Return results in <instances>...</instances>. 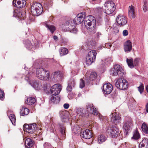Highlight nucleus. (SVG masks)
I'll use <instances>...</instances> for the list:
<instances>
[{
    "instance_id": "1",
    "label": "nucleus",
    "mask_w": 148,
    "mask_h": 148,
    "mask_svg": "<svg viewBox=\"0 0 148 148\" xmlns=\"http://www.w3.org/2000/svg\"><path fill=\"white\" fill-rule=\"evenodd\" d=\"M86 13L84 12H82L79 14L72 20V22L76 25L81 24L84 21L85 25L87 29L91 31L96 28V21L95 18L92 15H89L86 17Z\"/></svg>"
},
{
    "instance_id": "2",
    "label": "nucleus",
    "mask_w": 148,
    "mask_h": 148,
    "mask_svg": "<svg viewBox=\"0 0 148 148\" xmlns=\"http://www.w3.org/2000/svg\"><path fill=\"white\" fill-rule=\"evenodd\" d=\"M36 75L39 79L47 81L50 77L49 72L43 68H38L36 69Z\"/></svg>"
},
{
    "instance_id": "3",
    "label": "nucleus",
    "mask_w": 148,
    "mask_h": 148,
    "mask_svg": "<svg viewBox=\"0 0 148 148\" xmlns=\"http://www.w3.org/2000/svg\"><path fill=\"white\" fill-rule=\"evenodd\" d=\"M31 12L34 16H38L42 13L43 9L42 5L37 2L34 3L31 7Z\"/></svg>"
},
{
    "instance_id": "4",
    "label": "nucleus",
    "mask_w": 148,
    "mask_h": 148,
    "mask_svg": "<svg viewBox=\"0 0 148 148\" xmlns=\"http://www.w3.org/2000/svg\"><path fill=\"white\" fill-rule=\"evenodd\" d=\"M110 73L112 76H118L119 77H123L124 74L121 67L119 65L115 64L110 70Z\"/></svg>"
},
{
    "instance_id": "5",
    "label": "nucleus",
    "mask_w": 148,
    "mask_h": 148,
    "mask_svg": "<svg viewBox=\"0 0 148 148\" xmlns=\"http://www.w3.org/2000/svg\"><path fill=\"white\" fill-rule=\"evenodd\" d=\"M103 9L104 12L108 14L112 13L115 10V5L114 3L110 1L106 2L104 4Z\"/></svg>"
},
{
    "instance_id": "6",
    "label": "nucleus",
    "mask_w": 148,
    "mask_h": 148,
    "mask_svg": "<svg viewBox=\"0 0 148 148\" xmlns=\"http://www.w3.org/2000/svg\"><path fill=\"white\" fill-rule=\"evenodd\" d=\"M128 85L127 81L122 78L118 79L115 83V86L118 88L123 90H125L128 88Z\"/></svg>"
},
{
    "instance_id": "7",
    "label": "nucleus",
    "mask_w": 148,
    "mask_h": 148,
    "mask_svg": "<svg viewBox=\"0 0 148 148\" xmlns=\"http://www.w3.org/2000/svg\"><path fill=\"white\" fill-rule=\"evenodd\" d=\"M120 133L119 128L114 125H112L110 128H108L106 131V133L112 138L117 137Z\"/></svg>"
},
{
    "instance_id": "8",
    "label": "nucleus",
    "mask_w": 148,
    "mask_h": 148,
    "mask_svg": "<svg viewBox=\"0 0 148 148\" xmlns=\"http://www.w3.org/2000/svg\"><path fill=\"white\" fill-rule=\"evenodd\" d=\"M37 127V125L35 123L29 125L25 124L23 126V129L24 131L33 134L36 131Z\"/></svg>"
},
{
    "instance_id": "9",
    "label": "nucleus",
    "mask_w": 148,
    "mask_h": 148,
    "mask_svg": "<svg viewBox=\"0 0 148 148\" xmlns=\"http://www.w3.org/2000/svg\"><path fill=\"white\" fill-rule=\"evenodd\" d=\"M75 25H76L72 22V20H70L67 22L65 25V28H68V30L70 32L76 34L78 31L75 27Z\"/></svg>"
},
{
    "instance_id": "10",
    "label": "nucleus",
    "mask_w": 148,
    "mask_h": 148,
    "mask_svg": "<svg viewBox=\"0 0 148 148\" xmlns=\"http://www.w3.org/2000/svg\"><path fill=\"white\" fill-rule=\"evenodd\" d=\"M62 89V86L59 84H56L53 85L50 89V92L52 95L56 96L60 92Z\"/></svg>"
},
{
    "instance_id": "11",
    "label": "nucleus",
    "mask_w": 148,
    "mask_h": 148,
    "mask_svg": "<svg viewBox=\"0 0 148 148\" xmlns=\"http://www.w3.org/2000/svg\"><path fill=\"white\" fill-rule=\"evenodd\" d=\"M132 126V120L131 118L128 117L123 126V128L125 130L126 134H128V131L131 129Z\"/></svg>"
},
{
    "instance_id": "12",
    "label": "nucleus",
    "mask_w": 148,
    "mask_h": 148,
    "mask_svg": "<svg viewBox=\"0 0 148 148\" xmlns=\"http://www.w3.org/2000/svg\"><path fill=\"white\" fill-rule=\"evenodd\" d=\"M111 121L112 123L117 125L121 121V117L119 113L115 112L114 113H112L110 115Z\"/></svg>"
},
{
    "instance_id": "13",
    "label": "nucleus",
    "mask_w": 148,
    "mask_h": 148,
    "mask_svg": "<svg viewBox=\"0 0 148 148\" xmlns=\"http://www.w3.org/2000/svg\"><path fill=\"white\" fill-rule=\"evenodd\" d=\"M86 109L88 112L91 113L95 115H97L99 114L97 109L95 108L92 104H87L86 106Z\"/></svg>"
},
{
    "instance_id": "14",
    "label": "nucleus",
    "mask_w": 148,
    "mask_h": 148,
    "mask_svg": "<svg viewBox=\"0 0 148 148\" xmlns=\"http://www.w3.org/2000/svg\"><path fill=\"white\" fill-rule=\"evenodd\" d=\"M116 19L117 23L120 26H123L127 23V18L123 15H119Z\"/></svg>"
},
{
    "instance_id": "15",
    "label": "nucleus",
    "mask_w": 148,
    "mask_h": 148,
    "mask_svg": "<svg viewBox=\"0 0 148 148\" xmlns=\"http://www.w3.org/2000/svg\"><path fill=\"white\" fill-rule=\"evenodd\" d=\"M102 88L103 93L109 94L112 92L113 90V86L110 83H105L103 85Z\"/></svg>"
},
{
    "instance_id": "16",
    "label": "nucleus",
    "mask_w": 148,
    "mask_h": 148,
    "mask_svg": "<svg viewBox=\"0 0 148 148\" xmlns=\"http://www.w3.org/2000/svg\"><path fill=\"white\" fill-rule=\"evenodd\" d=\"M92 135L91 131L88 129H86L81 132L80 136L81 138L85 139H90L92 137Z\"/></svg>"
},
{
    "instance_id": "17",
    "label": "nucleus",
    "mask_w": 148,
    "mask_h": 148,
    "mask_svg": "<svg viewBox=\"0 0 148 148\" xmlns=\"http://www.w3.org/2000/svg\"><path fill=\"white\" fill-rule=\"evenodd\" d=\"M12 3L14 6L19 8L25 7L26 4L25 0H13Z\"/></svg>"
},
{
    "instance_id": "18",
    "label": "nucleus",
    "mask_w": 148,
    "mask_h": 148,
    "mask_svg": "<svg viewBox=\"0 0 148 148\" xmlns=\"http://www.w3.org/2000/svg\"><path fill=\"white\" fill-rule=\"evenodd\" d=\"M132 43L130 40H127L124 44V49L125 52H130L132 50Z\"/></svg>"
},
{
    "instance_id": "19",
    "label": "nucleus",
    "mask_w": 148,
    "mask_h": 148,
    "mask_svg": "<svg viewBox=\"0 0 148 148\" xmlns=\"http://www.w3.org/2000/svg\"><path fill=\"white\" fill-rule=\"evenodd\" d=\"M49 21H45L43 23L47 29L48 30H49L52 34H53L56 30V28L54 26L49 24Z\"/></svg>"
},
{
    "instance_id": "20",
    "label": "nucleus",
    "mask_w": 148,
    "mask_h": 148,
    "mask_svg": "<svg viewBox=\"0 0 148 148\" xmlns=\"http://www.w3.org/2000/svg\"><path fill=\"white\" fill-rule=\"evenodd\" d=\"M29 84L36 90H39L42 88L41 84L39 81H32L29 82Z\"/></svg>"
},
{
    "instance_id": "21",
    "label": "nucleus",
    "mask_w": 148,
    "mask_h": 148,
    "mask_svg": "<svg viewBox=\"0 0 148 148\" xmlns=\"http://www.w3.org/2000/svg\"><path fill=\"white\" fill-rule=\"evenodd\" d=\"M128 16L129 18L134 19L136 17L135 13L134 12V7L131 5L129 7Z\"/></svg>"
},
{
    "instance_id": "22",
    "label": "nucleus",
    "mask_w": 148,
    "mask_h": 148,
    "mask_svg": "<svg viewBox=\"0 0 148 148\" xmlns=\"http://www.w3.org/2000/svg\"><path fill=\"white\" fill-rule=\"evenodd\" d=\"M60 101V98L59 96L52 95L49 100L50 103H57L59 102Z\"/></svg>"
},
{
    "instance_id": "23",
    "label": "nucleus",
    "mask_w": 148,
    "mask_h": 148,
    "mask_svg": "<svg viewBox=\"0 0 148 148\" xmlns=\"http://www.w3.org/2000/svg\"><path fill=\"white\" fill-rule=\"evenodd\" d=\"M139 148H148V138H144L140 143Z\"/></svg>"
},
{
    "instance_id": "24",
    "label": "nucleus",
    "mask_w": 148,
    "mask_h": 148,
    "mask_svg": "<svg viewBox=\"0 0 148 148\" xmlns=\"http://www.w3.org/2000/svg\"><path fill=\"white\" fill-rule=\"evenodd\" d=\"M75 84L74 80L73 79H71L69 82L68 86L66 88V90L68 92H71L72 88L73 87Z\"/></svg>"
},
{
    "instance_id": "25",
    "label": "nucleus",
    "mask_w": 148,
    "mask_h": 148,
    "mask_svg": "<svg viewBox=\"0 0 148 148\" xmlns=\"http://www.w3.org/2000/svg\"><path fill=\"white\" fill-rule=\"evenodd\" d=\"M96 55V51L95 50H92L88 53L87 56L95 60Z\"/></svg>"
},
{
    "instance_id": "26",
    "label": "nucleus",
    "mask_w": 148,
    "mask_h": 148,
    "mask_svg": "<svg viewBox=\"0 0 148 148\" xmlns=\"http://www.w3.org/2000/svg\"><path fill=\"white\" fill-rule=\"evenodd\" d=\"M36 102L35 98L33 97H29L27 98L25 101V103L27 105H32L34 104Z\"/></svg>"
},
{
    "instance_id": "27",
    "label": "nucleus",
    "mask_w": 148,
    "mask_h": 148,
    "mask_svg": "<svg viewBox=\"0 0 148 148\" xmlns=\"http://www.w3.org/2000/svg\"><path fill=\"white\" fill-rule=\"evenodd\" d=\"M59 51L61 56L67 54L69 52L68 49L65 47H61L59 49Z\"/></svg>"
},
{
    "instance_id": "28",
    "label": "nucleus",
    "mask_w": 148,
    "mask_h": 148,
    "mask_svg": "<svg viewBox=\"0 0 148 148\" xmlns=\"http://www.w3.org/2000/svg\"><path fill=\"white\" fill-rule=\"evenodd\" d=\"M25 143L27 145V147L30 148L33 146L34 144V142L31 139L28 138L27 139Z\"/></svg>"
},
{
    "instance_id": "29",
    "label": "nucleus",
    "mask_w": 148,
    "mask_h": 148,
    "mask_svg": "<svg viewBox=\"0 0 148 148\" xmlns=\"http://www.w3.org/2000/svg\"><path fill=\"white\" fill-rule=\"evenodd\" d=\"M29 112L28 109L26 108H23L21 110L20 114L21 116H24L27 115Z\"/></svg>"
},
{
    "instance_id": "30",
    "label": "nucleus",
    "mask_w": 148,
    "mask_h": 148,
    "mask_svg": "<svg viewBox=\"0 0 148 148\" xmlns=\"http://www.w3.org/2000/svg\"><path fill=\"white\" fill-rule=\"evenodd\" d=\"M76 112L80 117H81L84 116L83 110L80 108H77L76 109Z\"/></svg>"
},
{
    "instance_id": "31",
    "label": "nucleus",
    "mask_w": 148,
    "mask_h": 148,
    "mask_svg": "<svg viewBox=\"0 0 148 148\" xmlns=\"http://www.w3.org/2000/svg\"><path fill=\"white\" fill-rule=\"evenodd\" d=\"M127 62V63L128 66L131 68H132L134 67L133 61L132 58L128 59L127 58L126 59Z\"/></svg>"
},
{
    "instance_id": "32",
    "label": "nucleus",
    "mask_w": 148,
    "mask_h": 148,
    "mask_svg": "<svg viewBox=\"0 0 148 148\" xmlns=\"http://www.w3.org/2000/svg\"><path fill=\"white\" fill-rule=\"evenodd\" d=\"M95 43L93 41H90L87 43V45L88 49L89 50L93 49L95 47Z\"/></svg>"
},
{
    "instance_id": "33",
    "label": "nucleus",
    "mask_w": 148,
    "mask_h": 148,
    "mask_svg": "<svg viewBox=\"0 0 148 148\" xmlns=\"http://www.w3.org/2000/svg\"><path fill=\"white\" fill-rule=\"evenodd\" d=\"M143 5L142 8L144 12L148 11V1L147 0L144 1Z\"/></svg>"
},
{
    "instance_id": "34",
    "label": "nucleus",
    "mask_w": 148,
    "mask_h": 148,
    "mask_svg": "<svg viewBox=\"0 0 148 148\" xmlns=\"http://www.w3.org/2000/svg\"><path fill=\"white\" fill-rule=\"evenodd\" d=\"M106 139V137L103 135H101L98 138V141L99 143H101L105 141Z\"/></svg>"
},
{
    "instance_id": "35",
    "label": "nucleus",
    "mask_w": 148,
    "mask_h": 148,
    "mask_svg": "<svg viewBox=\"0 0 148 148\" xmlns=\"http://www.w3.org/2000/svg\"><path fill=\"white\" fill-rule=\"evenodd\" d=\"M97 76V73L95 72L91 73L89 78V80L90 81H93L95 80Z\"/></svg>"
},
{
    "instance_id": "36",
    "label": "nucleus",
    "mask_w": 148,
    "mask_h": 148,
    "mask_svg": "<svg viewBox=\"0 0 148 148\" xmlns=\"http://www.w3.org/2000/svg\"><path fill=\"white\" fill-rule=\"evenodd\" d=\"M141 128L143 131L145 133L148 134V127L145 123L142 125Z\"/></svg>"
},
{
    "instance_id": "37",
    "label": "nucleus",
    "mask_w": 148,
    "mask_h": 148,
    "mask_svg": "<svg viewBox=\"0 0 148 148\" xmlns=\"http://www.w3.org/2000/svg\"><path fill=\"white\" fill-rule=\"evenodd\" d=\"M9 118L12 124L15 125L16 121L15 115L14 114H11L10 115Z\"/></svg>"
},
{
    "instance_id": "38",
    "label": "nucleus",
    "mask_w": 148,
    "mask_h": 148,
    "mask_svg": "<svg viewBox=\"0 0 148 148\" xmlns=\"http://www.w3.org/2000/svg\"><path fill=\"white\" fill-rule=\"evenodd\" d=\"M25 46L28 49H31L33 47V45L31 41L29 40H27L25 41Z\"/></svg>"
},
{
    "instance_id": "39",
    "label": "nucleus",
    "mask_w": 148,
    "mask_h": 148,
    "mask_svg": "<svg viewBox=\"0 0 148 148\" xmlns=\"http://www.w3.org/2000/svg\"><path fill=\"white\" fill-rule=\"evenodd\" d=\"M86 64L88 66H89L90 65H91L93 62L95 61V60L93 59H92V58L91 59L90 58L87 56L86 57Z\"/></svg>"
},
{
    "instance_id": "40",
    "label": "nucleus",
    "mask_w": 148,
    "mask_h": 148,
    "mask_svg": "<svg viewBox=\"0 0 148 148\" xmlns=\"http://www.w3.org/2000/svg\"><path fill=\"white\" fill-rule=\"evenodd\" d=\"M140 136L138 133V132L137 131H136L134 132L133 134V136L132 137V138L135 140H137L140 138Z\"/></svg>"
},
{
    "instance_id": "41",
    "label": "nucleus",
    "mask_w": 148,
    "mask_h": 148,
    "mask_svg": "<svg viewBox=\"0 0 148 148\" xmlns=\"http://www.w3.org/2000/svg\"><path fill=\"white\" fill-rule=\"evenodd\" d=\"M17 10H14L13 12V16L14 17H21V14L22 12L20 11L18 12V13L17 12Z\"/></svg>"
},
{
    "instance_id": "42",
    "label": "nucleus",
    "mask_w": 148,
    "mask_h": 148,
    "mask_svg": "<svg viewBox=\"0 0 148 148\" xmlns=\"http://www.w3.org/2000/svg\"><path fill=\"white\" fill-rule=\"evenodd\" d=\"M112 60L111 58H108L105 60V64L108 65L110 64L112 62Z\"/></svg>"
},
{
    "instance_id": "43",
    "label": "nucleus",
    "mask_w": 148,
    "mask_h": 148,
    "mask_svg": "<svg viewBox=\"0 0 148 148\" xmlns=\"http://www.w3.org/2000/svg\"><path fill=\"white\" fill-rule=\"evenodd\" d=\"M65 128L63 126H60V132L62 135L64 137L65 136Z\"/></svg>"
},
{
    "instance_id": "44",
    "label": "nucleus",
    "mask_w": 148,
    "mask_h": 148,
    "mask_svg": "<svg viewBox=\"0 0 148 148\" xmlns=\"http://www.w3.org/2000/svg\"><path fill=\"white\" fill-rule=\"evenodd\" d=\"M138 91L140 92V93L141 94L143 92L144 88L143 84L140 83V86L138 87Z\"/></svg>"
},
{
    "instance_id": "45",
    "label": "nucleus",
    "mask_w": 148,
    "mask_h": 148,
    "mask_svg": "<svg viewBox=\"0 0 148 148\" xmlns=\"http://www.w3.org/2000/svg\"><path fill=\"white\" fill-rule=\"evenodd\" d=\"M85 86V83L84 82L83 80L80 79V82L79 84L80 88H82Z\"/></svg>"
},
{
    "instance_id": "46",
    "label": "nucleus",
    "mask_w": 148,
    "mask_h": 148,
    "mask_svg": "<svg viewBox=\"0 0 148 148\" xmlns=\"http://www.w3.org/2000/svg\"><path fill=\"white\" fill-rule=\"evenodd\" d=\"M25 13L24 12H22L21 15V17L19 18L21 19L24 20L25 18Z\"/></svg>"
},
{
    "instance_id": "47",
    "label": "nucleus",
    "mask_w": 148,
    "mask_h": 148,
    "mask_svg": "<svg viewBox=\"0 0 148 148\" xmlns=\"http://www.w3.org/2000/svg\"><path fill=\"white\" fill-rule=\"evenodd\" d=\"M139 59L138 58H136L134 61H133L134 65L135 66H137L139 64Z\"/></svg>"
},
{
    "instance_id": "48",
    "label": "nucleus",
    "mask_w": 148,
    "mask_h": 148,
    "mask_svg": "<svg viewBox=\"0 0 148 148\" xmlns=\"http://www.w3.org/2000/svg\"><path fill=\"white\" fill-rule=\"evenodd\" d=\"M75 95L74 93H70L68 95V97L70 99H72L73 98Z\"/></svg>"
},
{
    "instance_id": "49",
    "label": "nucleus",
    "mask_w": 148,
    "mask_h": 148,
    "mask_svg": "<svg viewBox=\"0 0 148 148\" xmlns=\"http://www.w3.org/2000/svg\"><path fill=\"white\" fill-rule=\"evenodd\" d=\"M4 95L3 91L0 88V99L3 98L4 97Z\"/></svg>"
},
{
    "instance_id": "50",
    "label": "nucleus",
    "mask_w": 148,
    "mask_h": 148,
    "mask_svg": "<svg viewBox=\"0 0 148 148\" xmlns=\"http://www.w3.org/2000/svg\"><path fill=\"white\" fill-rule=\"evenodd\" d=\"M113 31L115 34H116L119 32V30L117 27H115L113 28Z\"/></svg>"
},
{
    "instance_id": "51",
    "label": "nucleus",
    "mask_w": 148,
    "mask_h": 148,
    "mask_svg": "<svg viewBox=\"0 0 148 148\" xmlns=\"http://www.w3.org/2000/svg\"><path fill=\"white\" fill-rule=\"evenodd\" d=\"M128 34V31L127 30H125L123 31V36H127Z\"/></svg>"
},
{
    "instance_id": "52",
    "label": "nucleus",
    "mask_w": 148,
    "mask_h": 148,
    "mask_svg": "<svg viewBox=\"0 0 148 148\" xmlns=\"http://www.w3.org/2000/svg\"><path fill=\"white\" fill-rule=\"evenodd\" d=\"M112 46L111 43H106L105 47L106 48H110Z\"/></svg>"
},
{
    "instance_id": "53",
    "label": "nucleus",
    "mask_w": 148,
    "mask_h": 148,
    "mask_svg": "<svg viewBox=\"0 0 148 148\" xmlns=\"http://www.w3.org/2000/svg\"><path fill=\"white\" fill-rule=\"evenodd\" d=\"M69 105L68 103H65L63 105L64 108L65 109H67L69 107Z\"/></svg>"
},
{
    "instance_id": "54",
    "label": "nucleus",
    "mask_w": 148,
    "mask_h": 148,
    "mask_svg": "<svg viewBox=\"0 0 148 148\" xmlns=\"http://www.w3.org/2000/svg\"><path fill=\"white\" fill-rule=\"evenodd\" d=\"M60 71H56L54 72V75H55L56 76H58V75L59 76H60Z\"/></svg>"
},
{
    "instance_id": "55",
    "label": "nucleus",
    "mask_w": 148,
    "mask_h": 148,
    "mask_svg": "<svg viewBox=\"0 0 148 148\" xmlns=\"http://www.w3.org/2000/svg\"><path fill=\"white\" fill-rule=\"evenodd\" d=\"M25 79L28 82L29 79V76L28 75H27L26 76H25Z\"/></svg>"
},
{
    "instance_id": "56",
    "label": "nucleus",
    "mask_w": 148,
    "mask_h": 148,
    "mask_svg": "<svg viewBox=\"0 0 148 148\" xmlns=\"http://www.w3.org/2000/svg\"><path fill=\"white\" fill-rule=\"evenodd\" d=\"M145 108L146 111L148 113V102L146 104Z\"/></svg>"
},
{
    "instance_id": "57",
    "label": "nucleus",
    "mask_w": 148,
    "mask_h": 148,
    "mask_svg": "<svg viewBox=\"0 0 148 148\" xmlns=\"http://www.w3.org/2000/svg\"><path fill=\"white\" fill-rule=\"evenodd\" d=\"M101 35L100 32H98L97 33V38H99L100 35Z\"/></svg>"
},
{
    "instance_id": "58",
    "label": "nucleus",
    "mask_w": 148,
    "mask_h": 148,
    "mask_svg": "<svg viewBox=\"0 0 148 148\" xmlns=\"http://www.w3.org/2000/svg\"><path fill=\"white\" fill-rule=\"evenodd\" d=\"M53 38L55 40H58V37L56 36H53Z\"/></svg>"
},
{
    "instance_id": "59",
    "label": "nucleus",
    "mask_w": 148,
    "mask_h": 148,
    "mask_svg": "<svg viewBox=\"0 0 148 148\" xmlns=\"http://www.w3.org/2000/svg\"><path fill=\"white\" fill-rule=\"evenodd\" d=\"M145 89H146V90L147 92L148 93V85H147L146 87H145Z\"/></svg>"
},
{
    "instance_id": "60",
    "label": "nucleus",
    "mask_w": 148,
    "mask_h": 148,
    "mask_svg": "<svg viewBox=\"0 0 148 148\" xmlns=\"http://www.w3.org/2000/svg\"><path fill=\"white\" fill-rule=\"evenodd\" d=\"M61 114H62V115L63 116L64 115H65V113L64 112H62L61 113Z\"/></svg>"
},
{
    "instance_id": "61",
    "label": "nucleus",
    "mask_w": 148,
    "mask_h": 148,
    "mask_svg": "<svg viewBox=\"0 0 148 148\" xmlns=\"http://www.w3.org/2000/svg\"><path fill=\"white\" fill-rule=\"evenodd\" d=\"M67 117V116H65L64 117V116H62V118H63V119H66V117Z\"/></svg>"
}]
</instances>
